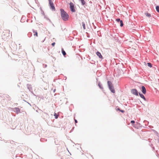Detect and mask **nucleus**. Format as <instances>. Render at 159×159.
Returning a JSON list of instances; mask_svg holds the SVG:
<instances>
[{
	"mask_svg": "<svg viewBox=\"0 0 159 159\" xmlns=\"http://www.w3.org/2000/svg\"><path fill=\"white\" fill-rule=\"evenodd\" d=\"M139 94L140 96V97L141 98H142L144 100H146V99H145L144 96L143 94H140V93H139Z\"/></svg>",
	"mask_w": 159,
	"mask_h": 159,
	"instance_id": "nucleus-9",
	"label": "nucleus"
},
{
	"mask_svg": "<svg viewBox=\"0 0 159 159\" xmlns=\"http://www.w3.org/2000/svg\"><path fill=\"white\" fill-rule=\"evenodd\" d=\"M54 116H55V118L56 119H57L58 117V116L57 115L56 113H54Z\"/></svg>",
	"mask_w": 159,
	"mask_h": 159,
	"instance_id": "nucleus-17",
	"label": "nucleus"
},
{
	"mask_svg": "<svg viewBox=\"0 0 159 159\" xmlns=\"http://www.w3.org/2000/svg\"><path fill=\"white\" fill-rule=\"evenodd\" d=\"M131 123H132V124H134V123H135V121H134V120H131Z\"/></svg>",
	"mask_w": 159,
	"mask_h": 159,
	"instance_id": "nucleus-21",
	"label": "nucleus"
},
{
	"mask_svg": "<svg viewBox=\"0 0 159 159\" xmlns=\"http://www.w3.org/2000/svg\"><path fill=\"white\" fill-rule=\"evenodd\" d=\"M15 109H16V111L17 113H19L20 112V109L18 108H15Z\"/></svg>",
	"mask_w": 159,
	"mask_h": 159,
	"instance_id": "nucleus-13",
	"label": "nucleus"
},
{
	"mask_svg": "<svg viewBox=\"0 0 159 159\" xmlns=\"http://www.w3.org/2000/svg\"><path fill=\"white\" fill-rule=\"evenodd\" d=\"M142 92H143V94H145L146 93V90L144 86H142Z\"/></svg>",
	"mask_w": 159,
	"mask_h": 159,
	"instance_id": "nucleus-7",
	"label": "nucleus"
},
{
	"mask_svg": "<svg viewBox=\"0 0 159 159\" xmlns=\"http://www.w3.org/2000/svg\"><path fill=\"white\" fill-rule=\"evenodd\" d=\"M96 54L100 58H102V56L101 55V53L99 52H96Z\"/></svg>",
	"mask_w": 159,
	"mask_h": 159,
	"instance_id": "nucleus-8",
	"label": "nucleus"
},
{
	"mask_svg": "<svg viewBox=\"0 0 159 159\" xmlns=\"http://www.w3.org/2000/svg\"><path fill=\"white\" fill-rule=\"evenodd\" d=\"M98 85L100 89H103V88L102 87V85L100 83H98Z\"/></svg>",
	"mask_w": 159,
	"mask_h": 159,
	"instance_id": "nucleus-11",
	"label": "nucleus"
},
{
	"mask_svg": "<svg viewBox=\"0 0 159 159\" xmlns=\"http://www.w3.org/2000/svg\"><path fill=\"white\" fill-rule=\"evenodd\" d=\"M75 123H77V120L75 119Z\"/></svg>",
	"mask_w": 159,
	"mask_h": 159,
	"instance_id": "nucleus-23",
	"label": "nucleus"
},
{
	"mask_svg": "<svg viewBox=\"0 0 159 159\" xmlns=\"http://www.w3.org/2000/svg\"><path fill=\"white\" fill-rule=\"evenodd\" d=\"M146 16H148V17H150V16H151L150 14L149 13H147V14H146Z\"/></svg>",
	"mask_w": 159,
	"mask_h": 159,
	"instance_id": "nucleus-19",
	"label": "nucleus"
},
{
	"mask_svg": "<svg viewBox=\"0 0 159 159\" xmlns=\"http://www.w3.org/2000/svg\"><path fill=\"white\" fill-rule=\"evenodd\" d=\"M148 66L150 67H152V64H151V63H148Z\"/></svg>",
	"mask_w": 159,
	"mask_h": 159,
	"instance_id": "nucleus-18",
	"label": "nucleus"
},
{
	"mask_svg": "<svg viewBox=\"0 0 159 159\" xmlns=\"http://www.w3.org/2000/svg\"><path fill=\"white\" fill-rule=\"evenodd\" d=\"M116 20L117 22H119V21L120 22V21L121 20H120V19H116Z\"/></svg>",
	"mask_w": 159,
	"mask_h": 159,
	"instance_id": "nucleus-20",
	"label": "nucleus"
},
{
	"mask_svg": "<svg viewBox=\"0 0 159 159\" xmlns=\"http://www.w3.org/2000/svg\"><path fill=\"white\" fill-rule=\"evenodd\" d=\"M60 11L61 17L63 20L64 21H66L68 20L69 18V16L67 13L62 9H60Z\"/></svg>",
	"mask_w": 159,
	"mask_h": 159,
	"instance_id": "nucleus-1",
	"label": "nucleus"
},
{
	"mask_svg": "<svg viewBox=\"0 0 159 159\" xmlns=\"http://www.w3.org/2000/svg\"><path fill=\"white\" fill-rule=\"evenodd\" d=\"M156 9L157 11L158 12H159V6H157L156 7Z\"/></svg>",
	"mask_w": 159,
	"mask_h": 159,
	"instance_id": "nucleus-15",
	"label": "nucleus"
},
{
	"mask_svg": "<svg viewBox=\"0 0 159 159\" xmlns=\"http://www.w3.org/2000/svg\"><path fill=\"white\" fill-rule=\"evenodd\" d=\"M34 36H38V33L37 32H35L34 31Z\"/></svg>",
	"mask_w": 159,
	"mask_h": 159,
	"instance_id": "nucleus-16",
	"label": "nucleus"
},
{
	"mask_svg": "<svg viewBox=\"0 0 159 159\" xmlns=\"http://www.w3.org/2000/svg\"><path fill=\"white\" fill-rule=\"evenodd\" d=\"M131 92L133 94L137 96L138 95V92L136 89H132Z\"/></svg>",
	"mask_w": 159,
	"mask_h": 159,
	"instance_id": "nucleus-6",
	"label": "nucleus"
},
{
	"mask_svg": "<svg viewBox=\"0 0 159 159\" xmlns=\"http://www.w3.org/2000/svg\"><path fill=\"white\" fill-rule=\"evenodd\" d=\"M120 26L121 27L123 26V24L122 21V20H121L120 21Z\"/></svg>",
	"mask_w": 159,
	"mask_h": 159,
	"instance_id": "nucleus-14",
	"label": "nucleus"
},
{
	"mask_svg": "<svg viewBox=\"0 0 159 159\" xmlns=\"http://www.w3.org/2000/svg\"><path fill=\"white\" fill-rule=\"evenodd\" d=\"M55 42H54V43H52V45L53 46H54V45H55Z\"/></svg>",
	"mask_w": 159,
	"mask_h": 159,
	"instance_id": "nucleus-22",
	"label": "nucleus"
},
{
	"mask_svg": "<svg viewBox=\"0 0 159 159\" xmlns=\"http://www.w3.org/2000/svg\"><path fill=\"white\" fill-rule=\"evenodd\" d=\"M107 84L108 85L109 89L113 93H115V90L114 89V87L112 85L111 82L109 81H107Z\"/></svg>",
	"mask_w": 159,
	"mask_h": 159,
	"instance_id": "nucleus-2",
	"label": "nucleus"
},
{
	"mask_svg": "<svg viewBox=\"0 0 159 159\" xmlns=\"http://www.w3.org/2000/svg\"><path fill=\"white\" fill-rule=\"evenodd\" d=\"M10 35V32L9 30H6L3 33V36L4 39L9 37Z\"/></svg>",
	"mask_w": 159,
	"mask_h": 159,
	"instance_id": "nucleus-3",
	"label": "nucleus"
},
{
	"mask_svg": "<svg viewBox=\"0 0 159 159\" xmlns=\"http://www.w3.org/2000/svg\"><path fill=\"white\" fill-rule=\"evenodd\" d=\"M61 51H62V53L63 55L64 56H65L66 55V53L65 52L63 48L62 49Z\"/></svg>",
	"mask_w": 159,
	"mask_h": 159,
	"instance_id": "nucleus-10",
	"label": "nucleus"
},
{
	"mask_svg": "<svg viewBox=\"0 0 159 159\" xmlns=\"http://www.w3.org/2000/svg\"><path fill=\"white\" fill-rule=\"evenodd\" d=\"M120 111H121L122 112H124V111L123 110H120Z\"/></svg>",
	"mask_w": 159,
	"mask_h": 159,
	"instance_id": "nucleus-24",
	"label": "nucleus"
},
{
	"mask_svg": "<svg viewBox=\"0 0 159 159\" xmlns=\"http://www.w3.org/2000/svg\"><path fill=\"white\" fill-rule=\"evenodd\" d=\"M82 25L84 29L85 30L86 29L85 27V23L84 22H83L82 23Z\"/></svg>",
	"mask_w": 159,
	"mask_h": 159,
	"instance_id": "nucleus-12",
	"label": "nucleus"
},
{
	"mask_svg": "<svg viewBox=\"0 0 159 159\" xmlns=\"http://www.w3.org/2000/svg\"><path fill=\"white\" fill-rule=\"evenodd\" d=\"M70 10L73 12H75V8L74 5L73 3L72 2H70Z\"/></svg>",
	"mask_w": 159,
	"mask_h": 159,
	"instance_id": "nucleus-4",
	"label": "nucleus"
},
{
	"mask_svg": "<svg viewBox=\"0 0 159 159\" xmlns=\"http://www.w3.org/2000/svg\"><path fill=\"white\" fill-rule=\"evenodd\" d=\"M49 3L50 6L51 7V9L53 10H55V8L54 7V4H53V2H52V0H49Z\"/></svg>",
	"mask_w": 159,
	"mask_h": 159,
	"instance_id": "nucleus-5",
	"label": "nucleus"
}]
</instances>
